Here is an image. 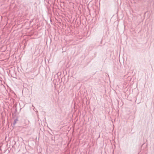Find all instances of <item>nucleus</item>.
<instances>
[{
    "instance_id": "obj_1",
    "label": "nucleus",
    "mask_w": 154,
    "mask_h": 154,
    "mask_svg": "<svg viewBox=\"0 0 154 154\" xmlns=\"http://www.w3.org/2000/svg\"><path fill=\"white\" fill-rule=\"evenodd\" d=\"M18 119H15L14 120V125H15L16 123V122H17L18 121Z\"/></svg>"
}]
</instances>
